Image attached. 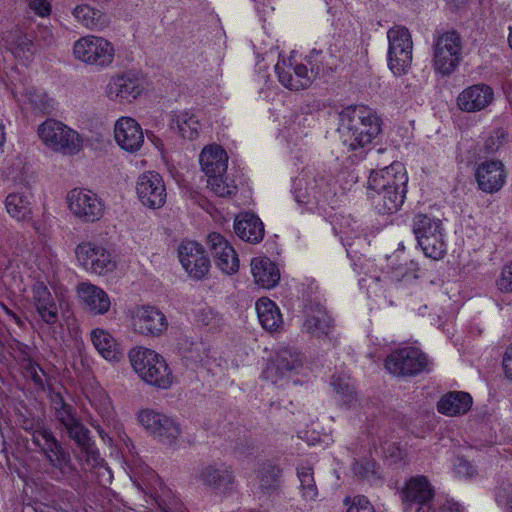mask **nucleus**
Listing matches in <instances>:
<instances>
[{
	"label": "nucleus",
	"mask_w": 512,
	"mask_h": 512,
	"mask_svg": "<svg viewBox=\"0 0 512 512\" xmlns=\"http://www.w3.org/2000/svg\"><path fill=\"white\" fill-rule=\"evenodd\" d=\"M380 132V119L366 106H348L339 113L338 133L349 150L363 148Z\"/></svg>",
	"instance_id": "1"
},
{
	"label": "nucleus",
	"mask_w": 512,
	"mask_h": 512,
	"mask_svg": "<svg viewBox=\"0 0 512 512\" xmlns=\"http://www.w3.org/2000/svg\"><path fill=\"white\" fill-rule=\"evenodd\" d=\"M129 360L138 376L147 384L159 389H168L173 375L162 355L154 350L136 347L129 352Z\"/></svg>",
	"instance_id": "2"
},
{
	"label": "nucleus",
	"mask_w": 512,
	"mask_h": 512,
	"mask_svg": "<svg viewBox=\"0 0 512 512\" xmlns=\"http://www.w3.org/2000/svg\"><path fill=\"white\" fill-rule=\"evenodd\" d=\"M199 162L207 176V187L217 196L227 197L235 193L236 185L226 175L228 156L224 149L218 145H209L203 148Z\"/></svg>",
	"instance_id": "3"
},
{
	"label": "nucleus",
	"mask_w": 512,
	"mask_h": 512,
	"mask_svg": "<svg viewBox=\"0 0 512 512\" xmlns=\"http://www.w3.org/2000/svg\"><path fill=\"white\" fill-rule=\"evenodd\" d=\"M37 133L42 143L54 152L75 155L82 148L80 135L60 121L47 119L39 125Z\"/></svg>",
	"instance_id": "4"
},
{
	"label": "nucleus",
	"mask_w": 512,
	"mask_h": 512,
	"mask_svg": "<svg viewBox=\"0 0 512 512\" xmlns=\"http://www.w3.org/2000/svg\"><path fill=\"white\" fill-rule=\"evenodd\" d=\"M73 55L75 59L87 65L106 68L114 61L115 48L103 37L87 35L74 43Z\"/></svg>",
	"instance_id": "5"
},
{
	"label": "nucleus",
	"mask_w": 512,
	"mask_h": 512,
	"mask_svg": "<svg viewBox=\"0 0 512 512\" xmlns=\"http://www.w3.org/2000/svg\"><path fill=\"white\" fill-rule=\"evenodd\" d=\"M433 66L437 73L447 76L459 65L462 43L460 35L454 31H446L434 39Z\"/></svg>",
	"instance_id": "6"
},
{
	"label": "nucleus",
	"mask_w": 512,
	"mask_h": 512,
	"mask_svg": "<svg viewBox=\"0 0 512 512\" xmlns=\"http://www.w3.org/2000/svg\"><path fill=\"white\" fill-rule=\"evenodd\" d=\"M138 421L154 439L167 446H174L182 433L175 419L152 409L141 410Z\"/></svg>",
	"instance_id": "7"
},
{
	"label": "nucleus",
	"mask_w": 512,
	"mask_h": 512,
	"mask_svg": "<svg viewBox=\"0 0 512 512\" xmlns=\"http://www.w3.org/2000/svg\"><path fill=\"white\" fill-rule=\"evenodd\" d=\"M429 359L416 347H403L386 356V369L397 376H414L427 370Z\"/></svg>",
	"instance_id": "8"
},
{
	"label": "nucleus",
	"mask_w": 512,
	"mask_h": 512,
	"mask_svg": "<svg viewBox=\"0 0 512 512\" xmlns=\"http://www.w3.org/2000/svg\"><path fill=\"white\" fill-rule=\"evenodd\" d=\"M66 199L71 213L83 222H95L104 214L102 199L91 190L74 188Z\"/></svg>",
	"instance_id": "9"
},
{
	"label": "nucleus",
	"mask_w": 512,
	"mask_h": 512,
	"mask_svg": "<svg viewBox=\"0 0 512 512\" xmlns=\"http://www.w3.org/2000/svg\"><path fill=\"white\" fill-rule=\"evenodd\" d=\"M32 443L40 449L52 467L63 471L71 466L69 453L56 439L51 429L45 426L38 427L32 434Z\"/></svg>",
	"instance_id": "10"
},
{
	"label": "nucleus",
	"mask_w": 512,
	"mask_h": 512,
	"mask_svg": "<svg viewBox=\"0 0 512 512\" xmlns=\"http://www.w3.org/2000/svg\"><path fill=\"white\" fill-rule=\"evenodd\" d=\"M136 192L140 202L150 209H159L166 202V186L157 172L141 174L136 182Z\"/></svg>",
	"instance_id": "11"
},
{
	"label": "nucleus",
	"mask_w": 512,
	"mask_h": 512,
	"mask_svg": "<svg viewBox=\"0 0 512 512\" xmlns=\"http://www.w3.org/2000/svg\"><path fill=\"white\" fill-rule=\"evenodd\" d=\"M178 257L182 267L194 280L203 279L209 272L210 261L204 248L197 242H182L178 249Z\"/></svg>",
	"instance_id": "12"
},
{
	"label": "nucleus",
	"mask_w": 512,
	"mask_h": 512,
	"mask_svg": "<svg viewBox=\"0 0 512 512\" xmlns=\"http://www.w3.org/2000/svg\"><path fill=\"white\" fill-rule=\"evenodd\" d=\"M408 176L401 162H393L386 167V211L396 212L404 203Z\"/></svg>",
	"instance_id": "13"
},
{
	"label": "nucleus",
	"mask_w": 512,
	"mask_h": 512,
	"mask_svg": "<svg viewBox=\"0 0 512 512\" xmlns=\"http://www.w3.org/2000/svg\"><path fill=\"white\" fill-rule=\"evenodd\" d=\"M79 264L88 272L102 275L114 269L111 255L103 247L92 243H81L75 250Z\"/></svg>",
	"instance_id": "14"
},
{
	"label": "nucleus",
	"mask_w": 512,
	"mask_h": 512,
	"mask_svg": "<svg viewBox=\"0 0 512 512\" xmlns=\"http://www.w3.org/2000/svg\"><path fill=\"white\" fill-rule=\"evenodd\" d=\"M475 180L478 188L485 193L498 192L506 182V171L499 160H485L475 167Z\"/></svg>",
	"instance_id": "15"
},
{
	"label": "nucleus",
	"mask_w": 512,
	"mask_h": 512,
	"mask_svg": "<svg viewBox=\"0 0 512 512\" xmlns=\"http://www.w3.org/2000/svg\"><path fill=\"white\" fill-rule=\"evenodd\" d=\"M114 138L123 150L135 153L144 143V133L140 124L131 117H121L114 125Z\"/></svg>",
	"instance_id": "16"
},
{
	"label": "nucleus",
	"mask_w": 512,
	"mask_h": 512,
	"mask_svg": "<svg viewBox=\"0 0 512 512\" xmlns=\"http://www.w3.org/2000/svg\"><path fill=\"white\" fill-rule=\"evenodd\" d=\"M207 243L216 266L226 274H233L238 271L239 259L230 243L219 233L213 232L208 235Z\"/></svg>",
	"instance_id": "17"
},
{
	"label": "nucleus",
	"mask_w": 512,
	"mask_h": 512,
	"mask_svg": "<svg viewBox=\"0 0 512 512\" xmlns=\"http://www.w3.org/2000/svg\"><path fill=\"white\" fill-rule=\"evenodd\" d=\"M302 366L300 353L292 348L279 350L275 359L269 363L263 372L265 379L277 383L280 379L291 375V373Z\"/></svg>",
	"instance_id": "18"
},
{
	"label": "nucleus",
	"mask_w": 512,
	"mask_h": 512,
	"mask_svg": "<svg viewBox=\"0 0 512 512\" xmlns=\"http://www.w3.org/2000/svg\"><path fill=\"white\" fill-rule=\"evenodd\" d=\"M134 329L146 336H159L168 327L165 315L156 307L142 306L135 311Z\"/></svg>",
	"instance_id": "19"
},
{
	"label": "nucleus",
	"mask_w": 512,
	"mask_h": 512,
	"mask_svg": "<svg viewBox=\"0 0 512 512\" xmlns=\"http://www.w3.org/2000/svg\"><path fill=\"white\" fill-rule=\"evenodd\" d=\"M198 480L209 489L226 493L234 482V472L225 463H214L200 470Z\"/></svg>",
	"instance_id": "20"
},
{
	"label": "nucleus",
	"mask_w": 512,
	"mask_h": 512,
	"mask_svg": "<svg viewBox=\"0 0 512 512\" xmlns=\"http://www.w3.org/2000/svg\"><path fill=\"white\" fill-rule=\"evenodd\" d=\"M494 99L493 89L486 84H475L464 89L457 97L461 111L473 113L488 107Z\"/></svg>",
	"instance_id": "21"
},
{
	"label": "nucleus",
	"mask_w": 512,
	"mask_h": 512,
	"mask_svg": "<svg viewBox=\"0 0 512 512\" xmlns=\"http://www.w3.org/2000/svg\"><path fill=\"white\" fill-rule=\"evenodd\" d=\"M77 293L81 304L89 313L103 315L109 311L111 300L102 288L83 282L77 286Z\"/></svg>",
	"instance_id": "22"
},
{
	"label": "nucleus",
	"mask_w": 512,
	"mask_h": 512,
	"mask_svg": "<svg viewBox=\"0 0 512 512\" xmlns=\"http://www.w3.org/2000/svg\"><path fill=\"white\" fill-rule=\"evenodd\" d=\"M64 431L80 448L81 453L86 457L88 465L95 466L99 464L101 460L100 454L89 436L90 431L79 419L66 427Z\"/></svg>",
	"instance_id": "23"
},
{
	"label": "nucleus",
	"mask_w": 512,
	"mask_h": 512,
	"mask_svg": "<svg viewBox=\"0 0 512 512\" xmlns=\"http://www.w3.org/2000/svg\"><path fill=\"white\" fill-rule=\"evenodd\" d=\"M332 330V320L321 306H311L306 309L303 331L313 338L329 336Z\"/></svg>",
	"instance_id": "24"
},
{
	"label": "nucleus",
	"mask_w": 512,
	"mask_h": 512,
	"mask_svg": "<svg viewBox=\"0 0 512 512\" xmlns=\"http://www.w3.org/2000/svg\"><path fill=\"white\" fill-rule=\"evenodd\" d=\"M433 497L434 489L427 477L422 475L411 477L402 490L404 502L429 504Z\"/></svg>",
	"instance_id": "25"
},
{
	"label": "nucleus",
	"mask_w": 512,
	"mask_h": 512,
	"mask_svg": "<svg viewBox=\"0 0 512 512\" xmlns=\"http://www.w3.org/2000/svg\"><path fill=\"white\" fill-rule=\"evenodd\" d=\"M235 233L249 243H259L264 237V225L259 217L245 213L237 217L234 223Z\"/></svg>",
	"instance_id": "26"
},
{
	"label": "nucleus",
	"mask_w": 512,
	"mask_h": 512,
	"mask_svg": "<svg viewBox=\"0 0 512 512\" xmlns=\"http://www.w3.org/2000/svg\"><path fill=\"white\" fill-rule=\"evenodd\" d=\"M251 272L255 283L266 289L276 286L280 279L277 266L267 257L253 258L251 261Z\"/></svg>",
	"instance_id": "27"
},
{
	"label": "nucleus",
	"mask_w": 512,
	"mask_h": 512,
	"mask_svg": "<svg viewBox=\"0 0 512 512\" xmlns=\"http://www.w3.org/2000/svg\"><path fill=\"white\" fill-rule=\"evenodd\" d=\"M142 88L136 79L125 76L113 78L107 85V95L119 102H131L141 93Z\"/></svg>",
	"instance_id": "28"
},
{
	"label": "nucleus",
	"mask_w": 512,
	"mask_h": 512,
	"mask_svg": "<svg viewBox=\"0 0 512 512\" xmlns=\"http://www.w3.org/2000/svg\"><path fill=\"white\" fill-rule=\"evenodd\" d=\"M472 405V398L466 392L454 391L443 396L437 404L441 414L456 416L466 413Z\"/></svg>",
	"instance_id": "29"
},
{
	"label": "nucleus",
	"mask_w": 512,
	"mask_h": 512,
	"mask_svg": "<svg viewBox=\"0 0 512 512\" xmlns=\"http://www.w3.org/2000/svg\"><path fill=\"white\" fill-rule=\"evenodd\" d=\"M71 13L77 23L89 30H100L107 22L102 11L86 3L76 5Z\"/></svg>",
	"instance_id": "30"
},
{
	"label": "nucleus",
	"mask_w": 512,
	"mask_h": 512,
	"mask_svg": "<svg viewBox=\"0 0 512 512\" xmlns=\"http://www.w3.org/2000/svg\"><path fill=\"white\" fill-rule=\"evenodd\" d=\"M91 340L99 354L108 361H119L122 351L116 340L103 329H94Z\"/></svg>",
	"instance_id": "31"
},
{
	"label": "nucleus",
	"mask_w": 512,
	"mask_h": 512,
	"mask_svg": "<svg viewBox=\"0 0 512 512\" xmlns=\"http://www.w3.org/2000/svg\"><path fill=\"white\" fill-rule=\"evenodd\" d=\"M333 386L338 402L346 408H354L358 404V394L355 391L354 384L346 373L335 374L332 377Z\"/></svg>",
	"instance_id": "32"
},
{
	"label": "nucleus",
	"mask_w": 512,
	"mask_h": 512,
	"mask_svg": "<svg viewBox=\"0 0 512 512\" xmlns=\"http://www.w3.org/2000/svg\"><path fill=\"white\" fill-rule=\"evenodd\" d=\"M256 311L262 327L268 331H276L283 323L279 308L267 298L256 302Z\"/></svg>",
	"instance_id": "33"
},
{
	"label": "nucleus",
	"mask_w": 512,
	"mask_h": 512,
	"mask_svg": "<svg viewBox=\"0 0 512 512\" xmlns=\"http://www.w3.org/2000/svg\"><path fill=\"white\" fill-rule=\"evenodd\" d=\"M5 207L8 214L17 221L31 219L32 207L30 198L23 193H10L5 199Z\"/></svg>",
	"instance_id": "34"
},
{
	"label": "nucleus",
	"mask_w": 512,
	"mask_h": 512,
	"mask_svg": "<svg viewBox=\"0 0 512 512\" xmlns=\"http://www.w3.org/2000/svg\"><path fill=\"white\" fill-rule=\"evenodd\" d=\"M199 127L198 119L188 111L172 115L171 128L177 130L180 136L185 139L193 140L197 138Z\"/></svg>",
	"instance_id": "35"
},
{
	"label": "nucleus",
	"mask_w": 512,
	"mask_h": 512,
	"mask_svg": "<svg viewBox=\"0 0 512 512\" xmlns=\"http://www.w3.org/2000/svg\"><path fill=\"white\" fill-rule=\"evenodd\" d=\"M4 40L7 48L17 58L29 59L34 54L33 42L20 31L9 33Z\"/></svg>",
	"instance_id": "36"
},
{
	"label": "nucleus",
	"mask_w": 512,
	"mask_h": 512,
	"mask_svg": "<svg viewBox=\"0 0 512 512\" xmlns=\"http://www.w3.org/2000/svg\"><path fill=\"white\" fill-rule=\"evenodd\" d=\"M51 400L55 419L63 430L78 420L76 410L72 407V405L64 401L62 395L59 392L54 393L51 397Z\"/></svg>",
	"instance_id": "37"
},
{
	"label": "nucleus",
	"mask_w": 512,
	"mask_h": 512,
	"mask_svg": "<svg viewBox=\"0 0 512 512\" xmlns=\"http://www.w3.org/2000/svg\"><path fill=\"white\" fill-rule=\"evenodd\" d=\"M439 230H443V224L440 219L422 213L415 215L413 219V233L417 241L427 236H433Z\"/></svg>",
	"instance_id": "38"
},
{
	"label": "nucleus",
	"mask_w": 512,
	"mask_h": 512,
	"mask_svg": "<svg viewBox=\"0 0 512 512\" xmlns=\"http://www.w3.org/2000/svg\"><path fill=\"white\" fill-rule=\"evenodd\" d=\"M424 254L433 259L440 260L446 254V243L444 241V229L417 241Z\"/></svg>",
	"instance_id": "39"
},
{
	"label": "nucleus",
	"mask_w": 512,
	"mask_h": 512,
	"mask_svg": "<svg viewBox=\"0 0 512 512\" xmlns=\"http://www.w3.org/2000/svg\"><path fill=\"white\" fill-rule=\"evenodd\" d=\"M25 103L30 108L39 114H49L54 109L53 99L49 98L48 95L36 88H29L25 92Z\"/></svg>",
	"instance_id": "40"
},
{
	"label": "nucleus",
	"mask_w": 512,
	"mask_h": 512,
	"mask_svg": "<svg viewBox=\"0 0 512 512\" xmlns=\"http://www.w3.org/2000/svg\"><path fill=\"white\" fill-rule=\"evenodd\" d=\"M412 61V49L399 48L388 50V67L391 72L400 76L406 74Z\"/></svg>",
	"instance_id": "41"
},
{
	"label": "nucleus",
	"mask_w": 512,
	"mask_h": 512,
	"mask_svg": "<svg viewBox=\"0 0 512 512\" xmlns=\"http://www.w3.org/2000/svg\"><path fill=\"white\" fill-rule=\"evenodd\" d=\"M302 496L305 500L313 501L318 496V489L314 480V473L309 465H301L297 469Z\"/></svg>",
	"instance_id": "42"
},
{
	"label": "nucleus",
	"mask_w": 512,
	"mask_h": 512,
	"mask_svg": "<svg viewBox=\"0 0 512 512\" xmlns=\"http://www.w3.org/2000/svg\"><path fill=\"white\" fill-rule=\"evenodd\" d=\"M90 403L105 423L111 424L114 421V408L110 398L103 391L95 393Z\"/></svg>",
	"instance_id": "43"
},
{
	"label": "nucleus",
	"mask_w": 512,
	"mask_h": 512,
	"mask_svg": "<svg viewBox=\"0 0 512 512\" xmlns=\"http://www.w3.org/2000/svg\"><path fill=\"white\" fill-rule=\"evenodd\" d=\"M387 38L389 42V48L388 50L399 49V48H406V49H412V40L410 33L408 29L404 27H396L392 28L387 33Z\"/></svg>",
	"instance_id": "44"
},
{
	"label": "nucleus",
	"mask_w": 512,
	"mask_h": 512,
	"mask_svg": "<svg viewBox=\"0 0 512 512\" xmlns=\"http://www.w3.org/2000/svg\"><path fill=\"white\" fill-rule=\"evenodd\" d=\"M279 470L272 464H264L258 473L260 488L269 491L276 487Z\"/></svg>",
	"instance_id": "45"
},
{
	"label": "nucleus",
	"mask_w": 512,
	"mask_h": 512,
	"mask_svg": "<svg viewBox=\"0 0 512 512\" xmlns=\"http://www.w3.org/2000/svg\"><path fill=\"white\" fill-rule=\"evenodd\" d=\"M275 72L278 76L279 82L286 88L294 90L292 85L295 83V75L292 72V64L287 63L285 60L278 61L275 65Z\"/></svg>",
	"instance_id": "46"
},
{
	"label": "nucleus",
	"mask_w": 512,
	"mask_h": 512,
	"mask_svg": "<svg viewBox=\"0 0 512 512\" xmlns=\"http://www.w3.org/2000/svg\"><path fill=\"white\" fill-rule=\"evenodd\" d=\"M26 376L29 377L36 386L44 388L48 383L46 372L35 362L29 361L25 366Z\"/></svg>",
	"instance_id": "47"
},
{
	"label": "nucleus",
	"mask_w": 512,
	"mask_h": 512,
	"mask_svg": "<svg viewBox=\"0 0 512 512\" xmlns=\"http://www.w3.org/2000/svg\"><path fill=\"white\" fill-rule=\"evenodd\" d=\"M292 72L295 75V83L292 85L294 90L305 89L311 85L312 76L308 73V69L305 65H292Z\"/></svg>",
	"instance_id": "48"
},
{
	"label": "nucleus",
	"mask_w": 512,
	"mask_h": 512,
	"mask_svg": "<svg viewBox=\"0 0 512 512\" xmlns=\"http://www.w3.org/2000/svg\"><path fill=\"white\" fill-rule=\"evenodd\" d=\"M507 137L508 135L504 130H494L485 141V151L487 153L497 152L507 142Z\"/></svg>",
	"instance_id": "49"
},
{
	"label": "nucleus",
	"mask_w": 512,
	"mask_h": 512,
	"mask_svg": "<svg viewBox=\"0 0 512 512\" xmlns=\"http://www.w3.org/2000/svg\"><path fill=\"white\" fill-rule=\"evenodd\" d=\"M344 503L348 505L347 512H374V508L369 500L362 495H357L352 499L346 497Z\"/></svg>",
	"instance_id": "50"
},
{
	"label": "nucleus",
	"mask_w": 512,
	"mask_h": 512,
	"mask_svg": "<svg viewBox=\"0 0 512 512\" xmlns=\"http://www.w3.org/2000/svg\"><path fill=\"white\" fill-rule=\"evenodd\" d=\"M197 318L200 323L210 326L212 329L219 327L222 322V317L209 307L201 309Z\"/></svg>",
	"instance_id": "51"
},
{
	"label": "nucleus",
	"mask_w": 512,
	"mask_h": 512,
	"mask_svg": "<svg viewBox=\"0 0 512 512\" xmlns=\"http://www.w3.org/2000/svg\"><path fill=\"white\" fill-rule=\"evenodd\" d=\"M352 470L359 478H370L375 474V464L371 461H355Z\"/></svg>",
	"instance_id": "52"
},
{
	"label": "nucleus",
	"mask_w": 512,
	"mask_h": 512,
	"mask_svg": "<svg viewBox=\"0 0 512 512\" xmlns=\"http://www.w3.org/2000/svg\"><path fill=\"white\" fill-rule=\"evenodd\" d=\"M497 287L501 292H512V261L503 268Z\"/></svg>",
	"instance_id": "53"
},
{
	"label": "nucleus",
	"mask_w": 512,
	"mask_h": 512,
	"mask_svg": "<svg viewBox=\"0 0 512 512\" xmlns=\"http://www.w3.org/2000/svg\"><path fill=\"white\" fill-rule=\"evenodd\" d=\"M36 311L46 324L54 325L58 322V308L56 304L41 306Z\"/></svg>",
	"instance_id": "54"
},
{
	"label": "nucleus",
	"mask_w": 512,
	"mask_h": 512,
	"mask_svg": "<svg viewBox=\"0 0 512 512\" xmlns=\"http://www.w3.org/2000/svg\"><path fill=\"white\" fill-rule=\"evenodd\" d=\"M454 472L459 477L471 478L476 471L470 462L463 458H457L454 463Z\"/></svg>",
	"instance_id": "55"
},
{
	"label": "nucleus",
	"mask_w": 512,
	"mask_h": 512,
	"mask_svg": "<svg viewBox=\"0 0 512 512\" xmlns=\"http://www.w3.org/2000/svg\"><path fill=\"white\" fill-rule=\"evenodd\" d=\"M383 179L384 175L382 173V170H373L368 179V190L374 191L376 194L380 195L381 192L384 190Z\"/></svg>",
	"instance_id": "56"
},
{
	"label": "nucleus",
	"mask_w": 512,
	"mask_h": 512,
	"mask_svg": "<svg viewBox=\"0 0 512 512\" xmlns=\"http://www.w3.org/2000/svg\"><path fill=\"white\" fill-rule=\"evenodd\" d=\"M29 7L39 16H48L51 12V5L47 0H26Z\"/></svg>",
	"instance_id": "57"
},
{
	"label": "nucleus",
	"mask_w": 512,
	"mask_h": 512,
	"mask_svg": "<svg viewBox=\"0 0 512 512\" xmlns=\"http://www.w3.org/2000/svg\"><path fill=\"white\" fill-rule=\"evenodd\" d=\"M32 292L34 304L38 301L45 300L46 297L51 295L49 289L41 282H38L33 286Z\"/></svg>",
	"instance_id": "58"
},
{
	"label": "nucleus",
	"mask_w": 512,
	"mask_h": 512,
	"mask_svg": "<svg viewBox=\"0 0 512 512\" xmlns=\"http://www.w3.org/2000/svg\"><path fill=\"white\" fill-rule=\"evenodd\" d=\"M502 365L506 377L512 380V343L507 347L504 353Z\"/></svg>",
	"instance_id": "59"
},
{
	"label": "nucleus",
	"mask_w": 512,
	"mask_h": 512,
	"mask_svg": "<svg viewBox=\"0 0 512 512\" xmlns=\"http://www.w3.org/2000/svg\"><path fill=\"white\" fill-rule=\"evenodd\" d=\"M256 449L255 442L251 439H246L245 444L239 443L236 446L237 452L240 454H252Z\"/></svg>",
	"instance_id": "60"
},
{
	"label": "nucleus",
	"mask_w": 512,
	"mask_h": 512,
	"mask_svg": "<svg viewBox=\"0 0 512 512\" xmlns=\"http://www.w3.org/2000/svg\"><path fill=\"white\" fill-rule=\"evenodd\" d=\"M408 273V269L404 265H399L396 268H393L391 272V278L395 279L397 281H400L402 278H404Z\"/></svg>",
	"instance_id": "61"
},
{
	"label": "nucleus",
	"mask_w": 512,
	"mask_h": 512,
	"mask_svg": "<svg viewBox=\"0 0 512 512\" xmlns=\"http://www.w3.org/2000/svg\"><path fill=\"white\" fill-rule=\"evenodd\" d=\"M389 457L393 463H397L402 459L403 452L398 446H393L389 449Z\"/></svg>",
	"instance_id": "62"
},
{
	"label": "nucleus",
	"mask_w": 512,
	"mask_h": 512,
	"mask_svg": "<svg viewBox=\"0 0 512 512\" xmlns=\"http://www.w3.org/2000/svg\"><path fill=\"white\" fill-rule=\"evenodd\" d=\"M91 426L97 430L100 438L104 441V442H111V438L109 437V435L103 430V428L99 425V423L97 421H91L90 422Z\"/></svg>",
	"instance_id": "63"
},
{
	"label": "nucleus",
	"mask_w": 512,
	"mask_h": 512,
	"mask_svg": "<svg viewBox=\"0 0 512 512\" xmlns=\"http://www.w3.org/2000/svg\"><path fill=\"white\" fill-rule=\"evenodd\" d=\"M91 426L97 430L100 438L104 441V442H111V438L109 437V435L103 430V428L99 425V423L97 421H91L90 422Z\"/></svg>",
	"instance_id": "64"
}]
</instances>
